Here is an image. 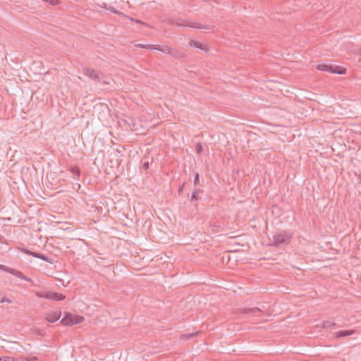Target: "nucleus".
Here are the masks:
<instances>
[{
    "label": "nucleus",
    "instance_id": "29",
    "mask_svg": "<svg viewBox=\"0 0 361 361\" xmlns=\"http://www.w3.org/2000/svg\"><path fill=\"white\" fill-rule=\"evenodd\" d=\"M135 21L136 23H140V24H142V23H142L141 20H135Z\"/></svg>",
    "mask_w": 361,
    "mask_h": 361
},
{
    "label": "nucleus",
    "instance_id": "21",
    "mask_svg": "<svg viewBox=\"0 0 361 361\" xmlns=\"http://www.w3.org/2000/svg\"><path fill=\"white\" fill-rule=\"evenodd\" d=\"M163 47L160 46V45H148V48H149V49H154V50H158V51H161V48Z\"/></svg>",
    "mask_w": 361,
    "mask_h": 361
},
{
    "label": "nucleus",
    "instance_id": "24",
    "mask_svg": "<svg viewBox=\"0 0 361 361\" xmlns=\"http://www.w3.org/2000/svg\"><path fill=\"white\" fill-rule=\"evenodd\" d=\"M199 173L196 172L195 174V178H194V185H197L199 184Z\"/></svg>",
    "mask_w": 361,
    "mask_h": 361
},
{
    "label": "nucleus",
    "instance_id": "25",
    "mask_svg": "<svg viewBox=\"0 0 361 361\" xmlns=\"http://www.w3.org/2000/svg\"><path fill=\"white\" fill-rule=\"evenodd\" d=\"M149 161H145L143 164H142V169L145 171H147L148 169H149Z\"/></svg>",
    "mask_w": 361,
    "mask_h": 361
},
{
    "label": "nucleus",
    "instance_id": "14",
    "mask_svg": "<svg viewBox=\"0 0 361 361\" xmlns=\"http://www.w3.org/2000/svg\"><path fill=\"white\" fill-rule=\"evenodd\" d=\"M71 172L75 176V179H79L80 176V171L78 166L71 167L70 169Z\"/></svg>",
    "mask_w": 361,
    "mask_h": 361
},
{
    "label": "nucleus",
    "instance_id": "4",
    "mask_svg": "<svg viewBox=\"0 0 361 361\" xmlns=\"http://www.w3.org/2000/svg\"><path fill=\"white\" fill-rule=\"evenodd\" d=\"M0 269L4 271L10 273L11 274H13V276H16V277L20 278L22 280H24V281L30 282V283H33L32 280L30 278H29V277L26 276L25 275H24L19 270H17L16 269H13V268L8 267H7L6 265H4V264H0Z\"/></svg>",
    "mask_w": 361,
    "mask_h": 361
},
{
    "label": "nucleus",
    "instance_id": "11",
    "mask_svg": "<svg viewBox=\"0 0 361 361\" xmlns=\"http://www.w3.org/2000/svg\"><path fill=\"white\" fill-rule=\"evenodd\" d=\"M188 45L190 47H195V48H198L201 50H203V51H208V47L206 44H204L201 42H199L197 41H195V40H193V39H190L188 42Z\"/></svg>",
    "mask_w": 361,
    "mask_h": 361
},
{
    "label": "nucleus",
    "instance_id": "26",
    "mask_svg": "<svg viewBox=\"0 0 361 361\" xmlns=\"http://www.w3.org/2000/svg\"><path fill=\"white\" fill-rule=\"evenodd\" d=\"M7 302L8 303H12L13 301L8 298H6V297H4L1 300H0V302Z\"/></svg>",
    "mask_w": 361,
    "mask_h": 361
},
{
    "label": "nucleus",
    "instance_id": "30",
    "mask_svg": "<svg viewBox=\"0 0 361 361\" xmlns=\"http://www.w3.org/2000/svg\"><path fill=\"white\" fill-rule=\"evenodd\" d=\"M116 152H118V153L121 152L120 150H118V149H116Z\"/></svg>",
    "mask_w": 361,
    "mask_h": 361
},
{
    "label": "nucleus",
    "instance_id": "28",
    "mask_svg": "<svg viewBox=\"0 0 361 361\" xmlns=\"http://www.w3.org/2000/svg\"><path fill=\"white\" fill-rule=\"evenodd\" d=\"M184 183L178 188V194L181 195L183 190Z\"/></svg>",
    "mask_w": 361,
    "mask_h": 361
},
{
    "label": "nucleus",
    "instance_id": "18",
    "mask_svg": "<svg viewBox=\"0 0 361 361\" xmlns=\"http://www.w3.org/2000/svg\"><path fill=\"white\" fill-rule=\"evenodd\" d=\"M197 334H198V332L197 331V332H194V333H192V334H182L180 336V338H183V339H190L192 337H193L194 336L197 335Z\"/></svg>",
    "mask_w": 361,
    "mask_h": 361
},
{
    "label": "nucleus",
    "instance_id": "27",
    "mask_svg": "<svg viewBox=\"0 0 361 361\" xmlns=\"http://www.w3.org/2000/svg\"><path fill=\"white\" fill-rule=\"evenodd\" d=\"M148 45L149 44H135V47H140V48L149 49Z\"/></svg>",
    "mask_w": 361,
    "mask_h": 361
},
{
    "label": "nucleus",
    "instance_id": "9",
    "mask_svg": "<svg viewBox=\"0 0 361 361\" xmlns=\"http://www.w3.org/2000/svg\"><path fill=\"white\" fill-rule=\"evenodd\" d=\"M45 319L47 322L50 323H54L55 322L58 321L61 316V312L59 311H49L45 313Z\"/></svg>",
    "mask_w": 361,
    "mask_h": 361
},
{
    "label": "nucleus",
    "instance_id": "10",
    "mask_svg": "<svg viewBox=\"0 0 361 361\" xmlns=\"http://www.w3.org/2000/svg\"><path fill=\"white\" fill-rule=\"evenodd\" d=\"M240 312L242 314H250L255 316H258L261 312H262L259 307L242 308Z\"/></svg>",
    "mask_w": 361,
    "mask_h": 361
},
{
    "label": "nucleus",
    "instance_id": "13",
    "mask_svg": "<svg viewBox=\"0 0 361 361\" xmlns=\"http://www.w3.org/2000/svg\"><path fill=\"white\" fill-rule=\"evenodd\" d=\"M170 56L175 59H180L185 57V54L179 50L172 47L170 53Z\"/></svg>",
    "mask_w": 361,
    "mask_h": 361
},
{
    "label": "nucleus",
    "instance_id": "2",
    "mask_svg": "<svg viewBox=\"0 0 361 361\" xmlns=\"http://www.w3.org/2000/svg\"><path fill=\"white\" fill-rule=\"evenodd\" d=\"M317 68L319 71H326L340 75L345 74L346 72V69L343 67L334 66L332 65L326 63H319L317 65Z\"/></svg>",
    "mask_w": 361,
    "mask_h": 361
},
{
    "label": "nucleus",
    "instance_id": "23",
    "mask_svg": "<svg viewBox=\"0 0 361 361\" xmlns=\"http://www.w3.org/2000/svg\"><path fill=\"white\" fill-rule=\"evenodd\" d=\"M45 2H48L51 6H56L59 4V0H47Z\"/></svg>",
    "mask_w": 361,
    "mask_h": 361
},
{
    "label": "nucleus",
    "instance_id": "22",
    "mask_svg": "<svg viewBox=\"0 0 361 361\" xmlns=\"http://www.w3.org/2000/svg\"><path fill=\"white\" fill-rule=\"evenodd\" d=\"M0 361H14V358L9 356H0Z\"/></svg>",
    "mask_w": 361,
    "mask_h": 361
},
{
    "label": "nucleus",
    "instance_id": "5",
    "mask_svg": "<svg viewBox=\"0 0 361 361\" xmlns=\"http://www.w3.org/2000/svg\"><path fill=\"white\" fill-rule=\"evenodd\" d=\"M37 295L39 298H46L54 301H60L65 299L64 295L51 291L39 292L37 293Z\"/></svg>",
    "mask_w": 361,
    "mask_h": 361
},
{
    "label": "nucleus",
    "instance_id": "6",
    "mask_svg": "<svg viewBox=\"0 0 361 361\" xmlns=\"http://www.w3.org/2000/svg\"><path fill=\"white\" fill-rule=\"evenodd\" d=\"M291 238L292 235L286 232L276 234L274 236V244L276 246L288 244Z\"/></svg>",
    "mask_w": 361,
    "mask_h": 361
},
{
    "label": "nucleus",
    "instance_id": "3",
    "mask_svg": "<svg viewBox=\"0 0 361 361\" xmlns=\"http://www.w3.org/2000/svg\"><path fill=\"white\" fill-rule=\"evenodd\" d=\"M84 320V318L79 315L66 313L64 317L61 320V324L66 326H73L80 324Z\"/></svg>",
    "mask_w": 361,
    "mask_h": 361
},
{
    "label": "nucleus",
    "instance_id": "8",
    "mask_svg": "<svg viewBox=\"0 0 361 361\" xmlns=\"http://www.w3.org/2000/svg\"><path fill=\"white\" fill-rule=\"evenodd\" d=\"M83 73L95 82H99L101 80L99 73L92 68H84Z\"/></svg>",
    "mask_w": 361,
    "mask_h": 361
},
{
    "label": "nucleus",
    "instance_id": "19",
    "mask_svg": "<svg viewBox=\"0 0 361 361\" xmlns=\"http://www.w3.org/2000/svg\"><path fill=\"white\" fill-rule=\"evenodd\" d=\"M171 49V47L164 46L161 48V52L170 55Z\"/></svg>",
    "mask_w": 361,
    "mask_h": 361
},
{
    "label": "nucleus",
    "instance_id": "17",
    "mask_svg": "<svg viewBox=\"0 0 361 361\" xmlns=\"http://www.w3.org/2000/svg\"><path fill=\"white\" fill-rule=\"evenodd\" d=\"M104 8H105L106 10H108V11H111V12L114 13L118 14V15L121 14V12H120V11H118L116 10V9L114 8V6H106V5L105 4Z\"/></svg>",
    "mask_w": 361,
    "mask_h": 361
},
{
    "label": "nucleus",
    "instance_id": "15",
    "mask_svg": "<svg viewBox=\"0 0 361 361\" xmlns=\"http://www.w3.org/2000/svg\"><path fill=\"white\" fill-rule=\"evenodd\" d=\"M200 192H202V190H200V189H196L192 194L191 195V198H190V201H194V200H199V197H198V194L200 193Z\"/></svg>",
    "mask_w": 361,
    "mask_h": 361
},
{
    "label": "nucleus",
    "instance_id": "12",
    "mask_svg": "<svg viewBox=\"0 0 361 361\" xmlns=\"http://www.w3.org/2000/svg\"><path fill=\"white\" fill-rule=\"evenodd\" d=\"M355 333V330H342L336 333V338H343L353 335Z\"/></svg>",
    "mask_w": 361,
    "mask_h": 361
},
{
    "label": "nucleus",
    "instance_id": "7",
    "mask_svg": "<svg viewBox=\"0 0 361 361\" xmlns=\"http://www.w3.org/2000/svg\"><path fill=\"white\" fill-rule=\"evenodd\" d=\"M21 251L25 253V254H27V255H32L36 258H39V259H41L45 262H47L50 264H54V259L47 256V255H44L43 254H41V253H39V252H33V251H31L27 248H22L21 249Z\"/></svg>",
    "mask_w": 361,
    "mask_h": 361
},
{
    "label": "nucleus",
    "instance_id": "1",
    "mask_svg": "<svg viewBox=\"0 0 361 361\" xmlns=\"http://www.w3.org/2000/svg\"><path fill=\"white\" fill-rule=\"evenodd\" d=\"M170 23L172 25H176L178 26L190 27L196 28V29L212 30L214 27L212 25H203L199 23L188 22L184 20H180V19L176 20L175 18L171 19Z\"/></svg>",
    "mask_w": 361,
    "mask_h": 361
},
{
    "label": "nucleus",
    "instance_id": "20",
    "mask_svg": "<svg viewBox=\"0 0 361 361\" xmlns=\"http://www.w3.org/2000/svg\"><path fill=\"white\" fill-rule=\"evenodd\" d=\"M197 154H200L203 151V147L200 142L197 143L195 147Z\"/></svg>",
    "mask_w": 361,
    "mask_h": 361
},
{
    "label": "nucleus",
    "instance_id": "16",
    "mask_svg": "<svg viewBox=\"0 0 361 361\" xmlns=\"http://www.w3.org/2000/svg\"><path fill=\"white\" fill-rule=\"evenodd\" d=\"M336 324L334 322H332L331 321H324L323 322V327L324 328H326V329H329V328H331V326H335Z\"/></svg>",
    "mask_w": 361,
    "mask_h": 361
}]
</instances>
